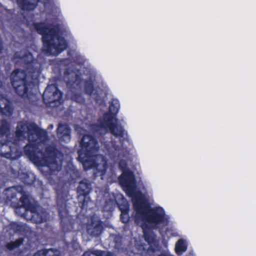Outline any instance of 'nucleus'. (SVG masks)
Instances as JSON below:
<instances>
[{
  "mask_svg": "<svg viewBox=\"0 0 256 256\" xmlns=\"http://www.w3.org/2000/svg\"><path fill=\"white\" fill-rule=\"evenodd\" d=\"M27 130L28 143L24 148L26 155L34 163L57 168L59 162H62V152L56 146L50 144L46 146L44 152L39 148V144L47 140V132L34 122L29 124Z\"/></svg>",
  "mask_w": 256,
  "mask_h": 256,
  "instance_id": "obj_1",
  "label": "nucleus"
},
{
  "mask_svg": "<svg viewBox=\"0 0 256 256\" xmlns=\"http://www.w3.org/2000/svg\"><path fill=\"white\" fill-rule=\"evenodd\" d=\"M37 32L42 36L44 50L49 55L58 56L66 49L68 44L65 38L60 34L58 24L45 22L34 24Z\"/></svg>",
  "mask_w": 256,
  "mask_h": 256,
  "instance_id": "obj_2",
  "label": "nucleus"
},
{
  "mask_svg": "<svg viewBox=\"0 0 256 256\" xmlns=\"http://www.w3.org/2000/svg\"><path fill=\"white\" fill-rule=\"evenodd\" d=\"M20 190L18 188L11 187L6 190V195L9 200H12L17 198V195L20 194V202L14 206L15 212L18 215L27 218L35 224H42L46 220L48 214L46 210L38 208L36 205L32 204L30 200L29 196L20 188Z\"/></svg>",
  "mask_w": 256,
  "mask_h": 256,
  "instance_id": "obj_3",
  "label": "nucleus"
},
{
  "mask_svg": "<svg viewBox=\"0 0 256 256\" xmlns=\"http://www.w3.org/2000/svg\"><path fill=\"white\" fill-rule=\"evenodd\" d=\"M133 207L136 212L135 222L141 218L144 222L150 224L154 228L167 226L169 220L164 209L160 206L151 208L148 202L142 197H135L132 199Z\"/></svg>",
  "mask_w": 256,
  "mask_h": 256,
  "instance_id": "obj_4",
  "label": "nucleus"
},
{
  "mask_svg": "<svg viewBox=\"0 0 256 256\" xmlns=\"http://www.w3.org/2000/svg\"><path fill=\"white\" fill-rule=\"evenodd\" d=\"M81 148L78 152V160L82 163L85 170L95 168L97 170L99 164L96 161L100 147L96 139L92 135L83 136L80 142Z\"/></svg>",
  "mask_w": 256,
  "mask_h": 256,
  "instance_id": "obj_5",
  "label": "nucleus"
},
{
  "mask_svg": "<svg viewBox=\"0 0 256 256\" xmlns=\"http://www.w3.org/2000/svg\"><path fill=\"white\" fill-rule=\"evenodd\" d=\"M39 78L38 70L30 74L24 70L16 69L12 73L10 79L15 92L22 98H26L28 96L30 88L38 84Z\"/></svg>",
  "mask_w": 256,
  "mask_h": 256,
  "instance_id": "obj_6",
  "label": "nucleus"
},
{
  "mask_svg": "<svg viewBox=\"0 0 256 256\" xmlns=\"http://www.w3.org/2000/svg\"><path fill=\"white\" fill-rule=\"evenodd\" d=\"M92 129L94 132H98L104 129L106 132H110L116 137L124 138V134H127L123 126L118 124L116 116L106 112L98 120L96 124L92 125Z\"/></svg>",
  "mask_w": 256,
  "mask_h": 256,
  "instance_id": "obj_7",
  "label": "nucleus"
},
{
  "mask_svg": "<svg viewBox=\"0 0 256 256\" xmlns=\"http://www.w3.org/2000/svg\"><path fill=\"white\" fill-rule=\"evenodd\" d=\"M120 184L126 194L132 198L138 196L135 195L136 180L134 172L132 170L124 172L118 178Z\"/></svg>",
  "mask_w": 256,
  "mask_h": 256,
  "instance_id": "obj_8",
  "label": "nucleus"
},
{
  "mask_svg": "<svg viewBox=\"0 0 256 256\" xmlns=\"http://www.w3.org/2000/svg\"><path fill=\"white\" fill-rule=\"evenodd\" d=\"M92 190V184L88 180L84 179L80 182L77 188V192L79 199L81 196L84 197L82 201L80 202V206L82 210H86L88 204L92 202L90 196H88Z\"/></svg>",
  "mask_w": 256,
  "mask_h": 256,
  "instance_id": "obj_9",
  "label": "nucleus"
},
{
  "mask_svg": "<svg viewBox=\"0 0 256 256\" xmlns=\"http://www.w3.org/2000/svg\"><path fill=\"white\" fill-rule=\"evenodd\" d=\"M62 96V92L55 84H50L46 88L42 94L43 102L46 105L60 101Z\"/></svg>",
  "mask_w": 256,
  "mask_h": 256,
  "instance_id": "obj_10",
  "label": "nucleus"
},
{
  "mask_svg": "<svg viewBox=\"0 0 256 256\" xmlns=\"http://www.w3.org/2000/svg\"><path fill=\"white\" fill-rule=\"evenodd\" d=\"M16 144L8 140L0 141V156L2 157L14 160L18 158L19 151Z\"/></svg>",
  "mask_w": 256,
  "mask_h": 256,
  "instance_id": "obj_11",
  "label": "nucleus"
},
{
  "mask_svg": "<svg viewBox=\"0 0 256 256\" xmlns=\"http://www.w3.org/2000/svg\"><path fill=\"white\" fill-rule=\"evenodd\" d=\"M17 57L26 64L28 74H31V72H33L37 70L40 72V74L42 72L40 65L34 59L31 52H26L22 56Z\"/></svg>",
  "mask_w": 256,
  "mask_h": 256,
  "instance_id": "obj_12",
  "label": "nucleus"
},
{
  "mask_svg": "<svg viewBox=\"0 0 256 256\" xmlns=\"http://www.w3.org/2000/svg\"><path fill=\"white\" fill-rule=\"evenodd\" d=\"M66 194L60 193L58 191L57 192L56 204L58 216L60 220L61 223L63 222L68 214L66 204Z\"/></svg>",
  "mask_w": 256,
  "mask_h": 256,
  "instance_id": "obj_13",
  "label": "nucleus"
},
{
  "mask_svg": "<svg viewBox=\"0 0 256 256\" xmlns=\"http://www.w3.org/2000/svg\"><path fill=\"white\" fill-rule=\"evenodd\" d=\"M70 128L66 124L60 123L56 128V134L58 140L61 142H68L70 141Z\"/></svg>",
  "mask_w": 256,
  "mask_h": 256,
  "instance_id": "obj_14",
  "label": "nucleus"
},
{
  "mask_svg": "<svg viewBox=\"0 0 256 256\" xmlns=\"http://www.w3.org/2000/svg\"><path fill=\"white\" fill-rule=\"evenodd\" d=\"M13 111L14 108L10 100L4 95L0 94V114L10 116Z\"/></svg>",
  "mask_w": 256,
  "mask_h": 256,
  "instance_id": "obj_15",
  "label": "nucleus"
},
{
  "mask_svg": "<svg viewBox=\"0 0 256 256\" xmlns=\"http://www.w3.org/2000/svg\"><path fill=\"white\" fill-rule=\"evenodd\" d=\"M104 230L102 222L100 220H92L87 226V232L91 236H98L101 234Z\"/></svg>",
  "mask_w": 256,
  "mask_h": 256,
  "instance_id": "obj_16",
  "label": "nucleus"
},
{
  "mask_svg": "<svg viewBox=\"0 0 256 256\" xmlns=\"http://www.w3.org/2000/svg\"><path fill=\"white\" fill-rule=\"evenodd\" d=\"M40 0H16L18 6L23 10H33Z\"/></svg>",
  "mask_w": 256,
  "mask_h": 256,
  "instance_id": "obj_17",
  "label": "nucleus"
},
{
  "mask_svg": "<svg viewBox=\"0 0 256 256\" xmlns=\"http://www.w3.org/2000/svg\"><path fill=\"white\" fill-rule=\"evenodd\" d=\"M142 227L144 229L143 232L144 239L145 241L147 242L150 245L148 250H150L152 252H155V248L152 247V244H154L156 242L155 237L154 236L152 232L145 230V228L148 227L146 224H142Z\"/></svg>",
  "mask_w": 256,
  "mask_h": 256,
  "instance_id": "obj_18",
  "label": "nucleus"
},
{
  "mask_svg": "<svg viewBox=\"0 0 256 256\" xmlns=\"http://www.w3.org/2000/svg\"><path fill=\"white\" fill-rule=\"evenodd\" d=\"M32 256H60L58 250L54 248H44L38 250Z\"/></svg>",
  "mask_w": 256,
  "mask_h": 256,
  "instance_id": "obj_19",
  "label": "nucleus"
},
{
  "mask_svg": "<svg viewBox=\"0 0 256 256\" xmlns=\"http://www.w3.org/2000/svg\"><path fill=\"white\" fill-rule=\"evenodd\" d=\"M120 108V104L118 100L112 99L110 103L108 112L116 116Z\"/></svg>",
  "mask_w": 256,
  "mask_h": 256,
  "instance_id": "obj_20",
  "label": "nucleus"
},
{
  "mask_svg": "<svg viewBox=\"0 0 256 256\" xmlns=\"http://www.w3.org/2000/svg\"><path fill=\"white\" fill-rule=\"evenodd\" d=\"M10 131V125L6 119H2L0 121V138L7 135Z\"/></svg>",
  "mask_w": 256,
  "mask_h": 256,
  "instance_id": "obj_21",
  "label": "nucleus"
},
{
  "mask_svg": "<svg viewBox=\"0 0 256 256\" xmlns=\"http://www.w3.org/2000/svg\"><path fill=\"white\" fill-rule=\"evenodd\" d=\"M24 241V238H20L14 241H10L7 243L6 245V247L8 250H12L16 248H19L22 244Z\"/></svg>",
  "mask_w": 256,
  "mask_h": 256,
  "instance_id": "obj_22",
  "label": "nucleus"
},
{
  "mask_svg": "<svg viewBox=\"0 0 256 256\" xmlns=\"http://www.w3.org/2000/svg\"><path fill=\"white\" fill-rule=\"evenodd\" d=\"M187 250V246L182 240H179L176 244L175 250L178 254H180Z\"/></svg>",
  "mask_w": 256,
  "mask_h": 256,
  "instance_id": "obj_23",
  "label": "nucleus"
},
{
  "mask_svg": "<svg viewBox=\"0 0 256 256\" xmlns=\"http://www.w3.org/2000/svg\"><path fill=\"white\" fill-rule=\"evenodd\" d=\"M84 90L86 94L91 96L94 90V85L92 80H85L84 82Z\"/></svg>",
  "mask_w": 256,
  "mask_h": 256,
  "instance_id": "obj_24",
  "label": "nucleus"
},
{
  "mask_svg": "<svg viewBox=\"0 0 256 256\" xmlns=\"http://www.w3.org/2000/svg\"><path fill=\"white\" fill-rule=\"evenodd\" d=\"M82 256H110V253L106 254L104 251L100 250H94L93 251H86Z\"/></svg>",
  "mask_w": 256,
  "mask_h": 256,
  "instance_id": "obj_25",
  "label": "nucleus"
},
{
  "mask_svg": "<svg viewBox=\"0 0 256 256\" xmlns=\"http://www.w3.org/2000/svg\"><path fill=\"white\" fill-rule=\"evenodd\" d=\"M118 209L122 212H129L130 211V205L128 202L124 198H123L121 202L117 203Z\"/></svg>",
  "mask_w": 256,
  "mask_h": 256,
  "instance_id": "obj_26",
  "label": "nucleus"
},
{
  "mask_svg": "<svg viewBox=\"0 0 256 256\" xmlns=\"http://www.w3.org/2000/svg\"><path fill=\"white\" fill-rule=\"evenodd\" d=\"M70 96V99L77 103L82 104L84 102V98L82 93L72 92Z\"/></svg>",
  "mask_w": 256,
  "mask_h": 256,
  "instance_id": "obj_27",
  "label": "nucleus"
},
{
  "mask_svg": "<svg viewBox=\"0 0 256 256\" xmlns=\"http://www.w3.org/2000/svg\"><path fill=\"white\" fill-rule=\"evenodd\" d=\"M10 229L12 230L15 232H22L24 230V226L22 224L16 222H12L10 224Z\"/></svg>",
  "mask_w": 256,
  "mask_h": 256,
  "instance_id": "obj_28",
  "label": "nucleus"
},
{
  "mask_svg": "<svg viewBox=\"0 0 256 256\" xmlns=\"http://www.w3.org/2000/svg\"><path fill=\"white\" fill-rule=\"evenodd\" d=\"M114 202L112 200H110L106 202L104 206V210L105 211L112 212L114 209Z\"/></svg>",
  "mask_w": 256,
  "mask_h": 256,
  "instance_id": "obj_29",
  "label": "nucleus"
},
{
  "mask_svg": "<svg viewBox=\"0 0 256 256\" xmlns=\"http://www.w3.org/2000/svg\"><path fill=\"white\" fill-rule=\"evenodd\" d=\"M118 168L122 172V173L127 170H130L128 166L127 162L124 160H121L119 162Z\"/></svg>",
  "mask_w": 256,
  "mask_h": 256,
  "instance_id": "obj_30",
  "label": "nucleus"
},
{
  "mask_svg": "<svg viewBox=\"0 0 256 256\" xmlns=\"http://www.w3.org/2000/svg\"><path fill=\"white\" fill-rule=\"evenodd\" d=\"M120 219L121 222L124 224H127L129 222L130 217L129 216V212H122L120 216Z\"/></svg>",
  "mask_w": 256,
  "mask_h": 256,
  "instance_id": "obj_31",
  "label": "nucleus"
},
{
  "mask_svg": "<svg viewBox=\"0 0 256 256\" xmlns=\"http://www.w3.org/2000/svg\"><path fill=\"white\" fill-rule=\"evenodd\" d=\"M26 133V132L23 131V130H21L20 129L19 126L16 127V136L18 138H20L23 136Z\"/></svg>",
  "mask_w": 256,
  "mask_h": 256,
  "instance_id": "obj_32",
  "label": "nucleus"
},
{
  "mask_svg": "<svg viewBox=\"0 0 256 256\" xmlns=\"http://www.w3.org/2000/svg\"><path fill=\"white\" fill-rule=\"evenodd\" d=\"M17 126H19L20 129L21 130H23V131L25 132L26 126L24 124H18Z\"/></svg>",
  "mask_w": 256,
  "mask_h": 256,
  "instance_id": "obj_33",
  "label": "nucleus"
},
{
  "mask_svg": "<svg viewBox=\"0 0 256 256\" xmlns=\"http://www.w3.org/2000/svg\"><path fill=\"white\" fill-rule=\"evenodd\" d=\"M98 172L100 173V176H102L105 174L106 168Z\"/></svg>",
  "mask_w": 256,
  "mask_h": 256,
  "instance_id": "obj_34",
  "label": "nucleus"
},
{
  "mask_svg": "<svg viewBox=\"0 0 256 256\" xmlns=\"http://www.w3.org/2000/svg\"><path fill=\"white\" fill-rule=\"evenodd\" d=\"M4 87V83L3 82L0 80V89H2Z\"/></svg>",
  "mask_w": 256,
  "mask_h": 256,
  "instance_id": "obj_35",
  "label": "nucleus"
},
{
  "mask_svg": "<svg viewBox=\"0 0 256 256\" xmlns=\"http://www.w3.org/2000/svg\"><path fill=\"white\" fill-rule=\"evenodd\" d=\"M79 78V76L77 74H76V79H78Z\"/></svg>",
  "mask_w": 256,
  "mask_h": 256,
  "instance_id": "obj_36",
  "label": "nucleus"
},
{
  "mask_svg": "<svg viewBox=\"0 0 256 256\" xmlns=\"http://www.w3.org/2000/svg\"><path fill=\"white\" fill-rule=\"evenodd\" d=\"M68 73V71L67 70L64 72V74H66Z\"/></svg>",
  "mask_w": 256,
  "mask_h": 256,
  "instance_id": "obj_37",
  "label": "nucleus"
},
{
  "mask_svg": "<svg viewBox=\"0 0 256 256\" xmlns=\"http://www.w3.org/2000/svg\"><path fill=\"white\" fill-rule=\"evenodd\" d=\"M52 127H53V125H52V124H50V128H52Z\"/></svg>",
  "mask_w": 256,
  "mask_h": 256,
  "instance_id": "obj_38",
  "label": "nucleus"
},
{
  "mask_svg": "<svg viewBox=\"0 0 256 256\" xmlns=\"http://www.w3.org/2000/svg\"><path fill=\"white\" fill-rule=\"evenodd\" d=\"M100 130L98 133V132H99V134H100Z\"/></svg>",
  "mask_w": 256,
  "mask_h": 256,
  "instance_id": "obj_39",
  "label": "nucleus"
}]
</instances>
